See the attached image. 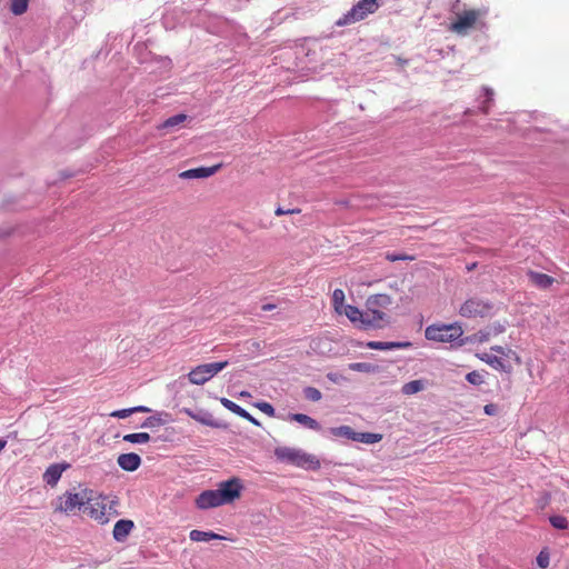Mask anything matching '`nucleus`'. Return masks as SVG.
I'll return each mask as SVG.
<instances>
[{
  "label": "nucleus",
  "instance_id": "nucleus-4",
  "mask_svg": "<svg viewBox=\"0 0 569 569\" xmlns=\"http://www.w3.org/2000/svg\"><path fill=\"white\" fill-rule=\"evenodd\" d=\"M228 365V360L199 365L188 373V379L192 385H204Z\"/></svg>",
  "mask_w": 569,
  "mask_h": 569
},
{
  "label": "nucleus",
  "instance_id": "nucleus-32",
  "mask_svg": "<svg viewBox=\"0 0 569 569\" xmlns=\"http://www.w3.org/2000/svg\"><path fill=\"white\" fill-rule=\"evenodd\" d=\"M345 315L350 320V322L356 327L358 323L360 317H362V310H360L358 307L352 305H346L345 307Z\"/></svg>",
  "mask_w": 569,
  "mask_h": 569
},
{
  "label": "nucleus",
  "instance_id": "nucleus-18",
  "mask_svg": "<svg viewBox=\"0 0 569 569\" xmlns=\"http://www.w3.org/2000/svg\"><path fill=\"white\" fill-rule=\"evenodd\" d=\"M134 528V522L130 519H120L114 523L112 530V537L117 542H123L132 529Z\"/></svg>",
  "mask_w": 569,
  "mask_h": 569
},
{
  "label": "nucleus",
  "instance_id": "nucleus-7",
  "mask_svg": "<svg viewBox=\"0 0 569 569\" xmlns=\"http://www.w3.org/2000/svg\"><path fill=\"white\" fill-rule=\"evenodd\" d=\"M243 489L242 480L238 477L221 481L217 487L219 498L223 505L232 503L234 500L239 499Z\"/></svg>",
  "mask_w": 569,
  "mask_h": 569
},
{
  "label": "nucleus",
  "instance_id": "nucleus-46",
  "mask_svg": "<svg viewBox=\"0 0 569 569\" xmlns=\"http://www.w3.org/2000/svg\"><path fill=\"white\" fill-rule=\"evenodd\" d=\"M498 406L496 403H487L485 407H483V412L485 415L487 416H496L498 413Z\"/></svg>",
  "mask_w": 569,
  "mask_h": 569
},
{
  "label": "nucleus",
  "instance_id": "nucleus-30",
  "mask_svg": "<svg viewBox=\"0 0 569 569\" xmlns=\"http://www.w3.org/2000/svg\"><path fill=\"white\" fill-rule=\"evenodd\" d=\"M367 311L370 313L373 322H381V325H385V328L390 326L391 320L386 312L376 308H367Z\"/></svg>",
  "mask_w": 569,
  "mask_h": 569
},
{
  "label": "nucleus",
  "instance_id": "nucleus-25",
  "mask_svg": "<svg viewBox=\"0 0 569 569\" xmlns=\"http://www.w3.org/2000/svg\"><path fill=\"white\" fill-rule=\"evenodd\" d=\"M381 440H382L381 433L367 432V431L366 432L355 431L352 441L362 442L366 445H375V443L380 442Z\"/></svg>",
  "mask_w": 569,
  "mask_h": 569
},
{
  "label": "nucleus",
  "instance_id": "nucleus-14",
  "mask_svg": "<svg viewBox=\"0 0 569 569\" xmlns=\"http://www.w3.org/2000/svg\"><path fill=\"white\" fill-rule=\"evenodd\" d=\"M220 403L229 411H231L232 413L248 420L249 422H251L253 426H257V427H260L261 423L259 420H257L252 415H250L246 409H243L242 407H240L239 405H237L236 402H233L232 400L228 399V398H224V397H221L219 399Z\"/></svg>",
  "mask_w": 569,
  "mask_h": 569
},
{
  "label": "nucleus",
  "instance_id": "nucleus-3",
  "mask_svg": "<svg viewBox=\"0 0 569 569\" xmlns=\"http://www.w3.org/2000/svg\"><path fill=\"white\" fill-rule=\"evenodd\" d=\"M463 329L460 322L432 323L425 330V337L429 341L450 342L452 348H460Z\"/></svg>",
  "mask_w": 569,
  "mask_h": 569
},
{
  "label": "nucleus",
  "instance_id": "nucleus-54",
  "mask_svg": "<svg viewBox=\"0 0 569 569\" xmlns=\"http://www.w3.org/2000/svg\"><path fill=\"white\" fill-rule=\"evenodd\" d=\"M476 268V263H471L470 266L467 267L468 270H472Z\"/></svg>",
  "mask_w": 569,
  "mask_h": 569
},
{
  "label": "nucleus",
  "instance_id": "nucleus-2",
  "mask_svg": "<svg viewBox=\"0 0 569 569\" xmlns=\"http://www.w3.org/2000/svg\"><path fill=\"white\" fill-rule=\"evenodd\" d=\"M460 0H456V3L452 6V12H455L456 18L450 23V31L457 34H467L470 29L473 28H482L485 23L482 20L488 13L487 8H478V9H468L463 11H458V6Z\"/></svg>",
  "mask_w": 569,
  "mask_h": 569
},
{
  "label": "nucleus",
  "instance_id": "nucleus-27",
  "mask_svg": "<svg viewBox=\"0 0 569 569\" xmlns=\"http://www.w3.org/2000/svg\"><path fill=\"white\" fill-rule=\"evenodd\" d=\"M351 371L365 372V373H378L380 367L370 362H351L348 365Z\"/></svg>",
  "mask_w": 569,
  "mask_h": 569
},
{
  "label": "nucleus",
  "instance_id": "nucleus-12",
  "mask_svg": "<svg viewBox=\"0 0 569 569\" xmlns=\"http://www.w3.org/2000/svg\"><path fill=\"white\" fill-rule=\"evenodd\" d=\"M69 468H71V465L67 461L50 465L42 475L43 482L51 488L56 487L62 476V472Z\"/></svg>",
  "mask_w": 569,
  "mask_h": 569
},
{
  "label": "nucleus",
  "instance_id": "nucleus-15",
  "mask_svg": "<svg viewBox=\"0 0 569 569\" xmlns=\"http://www.w3.org/2000/svg\"><path fill=\"white\" fill-rule=\"evenodd\" d=\"M476 357L497 371L506 372V373H511V371H512L511 365L506 363L501 358H499L495 355H489L487 352H479L476 355Z\"/></svg>",
  "mask_w": 569,
  "mask_h": 569
},
{
  "label": "nucleus",
  "instance_id": "nucleus-52",
  "mask_svg": "<svg viewBox=\"0 0 569 569\" xmlns=\"http://www.w3.org/2000/svg\"><path fill=\"white\" fill-rule=\"evenodd\" d=\"M238 396L241 397V398H250L251 393L249 391H247V390H243V391H240L238 393Z\"/></svg>",
  "mask_w": 569,
  "mask_h": 569
},
{
  "label": "nucleus",
  "instance_id": "nucleus-29",
  "mask_svg": "<svg viewBox=\"0 0 569 569\" xmlns=\"http://www.w3.org/2000/svg\"><path fill=\"white\" fill-rule=\"evenodd\" d=\"M490 350H491V351H493V352H496V353H498V355H501V356H503V357H506V358H510V359H512V360H513L516 363H518V365H520V363H521V358H520V356H519L516 351H513V350H511V349H508V348H505V347H502V346H498V345H496V346H492V347L490 348Z\"/></svg>",
  "mask_w": 569,
  "mask_h": 569
},
{
  "label": "nucleus",
  "instance_id": "nucleus-45",
  "mask_svg": "<svg viewBox=\"0 0 569 569\" xmlns=\"http://www.w3.org/2000/svg\"><path fill=\"white\" fill-rule=\"evenodd\" d=\"M301 210L298 209V208H293V209H283L281 206L277 207L276 208V211L274 213L277 216H283V214H295V213H300Z\"/></svg>",
  "mask_w": 569,
  "mask_h": 569
},
{
  "label": "nucleus",
  "instance_id": "nucleus-10",
  "mask_svg": "<svg viewBox=\"0 0 569 569\" xmlns=\"http://www.w3.org/2000/svg\"><path fill=\"white\" fill-rule=\"evenodd\" d=\"M106 497L100 496L97 499L87 497L88 503L83 508V512L89 515L92 519L98 520L101 525L109 522V517L106 515L107 505L103 502Z\"/></svg>",
  "mask_w": 569,
  "mask_h": 569
},
{
  "label": "nucleus",
  "instance_id": "nucleus-6",
  "mask_svg": "<svg viewBox=\"0 0 569 569\" xmlns=\"http://www.w3.org/2000/svg\"><path fill=\"white\" fill-rule=\"evenodd\" d=\"M493 303L479 298H469L460 307L459 313L465 318H485L492 315Z\"/></svg>",
  "mask_w": 569,
  "mask_h": 569
},
{
  "label": "nucleus",
  "instance_id": "nucleus-44",
  "mask_svg": "<svg viewBox=\"0 0 569 569\" xmlns=\"http://www.w3.org/2000/svg\"><path fill=\"white\" fill-rule=\"evenodd\" d=\"M386 259L388 261H400V260H412L413 258L406 254H399V253H387Z\"/></svg>",
  "mask_w": 569,
  "mask_h": 569
},
{
  "label": "nucleus",
  "instance_id": "nucleus-42",
  "mask_svg": "<svg viewBox=\"0 0 569 569\" xmlns=\"http://www.w3.org/2000/svg\"><path fill=\"white\" fill-rule=\"evenodd\" d=\"M506 330V325L501 322H493L489 326V329L487 331H490L492 336H498Z\"/></svg>",
  "mask_w": 569,
  "mask_h": 569
},
{
  "label": "nucleus",
  "instance_id": "nucleus-35",
  "mask_svg": "<svg viewBox=\"0 0 569 569\" xmlns=\"http://www.w3.org/2000/svg\"><path fill=\"white\" fill-rule=\"evenodd\" d=\"M343 302H345V292H343V290L339 289V288L335 289L333 292H332V303H333V307H335L337 312L341 313L340 308L345 307Z\"/></svg>",
  "mask_w": 569,
  "mask_h": 569
},
{
  "label": "nucleus",
  "instance_id": "nucleus-28",
  "mask_svg": "<svg viewBox=\"0 0 569 569\" xmlns=\"http://www.w3.org/2000/svg\"><path fill=\"white\" fill-rule=\"evenodd\" d=\"M426 387V381L422 379L411 380L405 383L401 388L403 395H415L422 391Z\"/></svg>",
  "mask_w": 569,
  "mask_h": 569
},
{
  "label": "nucleus",
  "instance_id": "nucleus-20",
  "mask_svg": "<svg viewBox=\"0 0 569 569\" xmlns=\"http://www.w3.org/2000/svg\"><path fill=\"white\" fill-rule=\"evenodd\" d=\"M189 538L191 541L200 542V541H210V540H230L229 538L216 533L213 531H201V530H191L189 533Z\"/></svg>",
  "mask_w": 569,
  "mask_h": 569
},
{
  "label": "nucleus",
  "instance_id": "nucleus-53",
  "mask_svg": "<svg viewBox=\"0 0 569 569\" xmlns=\"http://www.w3.org/2000/svg\"><path fill=\"white\" fill-rule=\"evenodd\" d=\"M7 440L4 438H0V451L6 447Z\"/></svg>",
  "mask_w": 569,
  "mask_h": 569
},
{
  "label": "nucleus",
  "instance_id": "nucleus-19",
  "mask_svg": "<svg viewBox=\"0 0 569 569\" xmlns=\"http://www.w3.org/2000/svg\"><path fill=\"white\" fill-rule=\"evenodd\" d=\"M288 418L291 420V421H296L298 422L299 425L308 428V429H311V430H315V431H322L325 432V430L322 429L321 425L319 423V421H317L315 418L306 415V413H289Z\"/></svg>",
  "mask_w": 569,
  "mask_h": 569
},
{
  "label": "nucleus",
  "instance_id": "nucleus-16",
  "mask_svg": "<svg viewBox=\"0 0 569 569\" xmlns=\"http://www.w3.org/2000/svg\"><path fill=\"white\" fill-rule=\"evenodd\" d=\"M117 462L122 470L133 472L139 469V467L142 463V460L138 453L128 452L119 455Z\"/></svg>",
  "mask_w": 569,
  "mask_h": 569
},
{
  "label": "nucleus",
  "instance_id": "nucleus-37",
  "mask_svg": "<svg viewBox=\"0 0 569 569\" xmlns=\"http://www.w3.org/2000/svg\"><path fill=\"white\" fill-rule=\"evenodd\" d=\"M186 119H187L186 114H182V113L176 114V116L168 118L159 128L160 129L172 128V127H176V126L182 123Z\"/></svg>",
  "mask_w": 569,
  "mask_h": 569
},
{
  "label": "nucleus",
  "instance_id": "nucleus-9",
  "mask_svg": "<svg viewBox=\"0 0 569 569\" xmlns=\"http://www.w3.org/2000/svg\"><path fill=\"white\" fill-rule=\"evenodd\" d=\"M181 412L186 413L191 419L207 427L222 430H227L229 428L228 422L214 419L212 413L203 408H198L196 410H192L190 408H182Z\"/></svg>",
  "mask_w": 569,
  "mask_h": 569
},
{
  "label": "nucleus",
  "instance_id": "nucleus-36",
  "mask_svg": "<svg viewBox=\"0 0 569 569\" xmlns=\"http://www.w3.org/2000/svg\"><path fill=\"white\" fill-rule=\"evenodd\" d=\"M550 525L558 529V530H565L568 528V520L566 517L561 515H553L549 517Z\"/></svg>",
  "mask_w": 569,
  "mask_h": 569
},
{
  "label": "nucleus",
  "instance_id": "nucleus-21",
  "mask_svg": "<svg viewBox=\"0 0 569 569\" xmlns=\"http://www.w3.org/2000/svg\"><path fill=\"white\" fill-rule=\"evenodd\" d=\"M391 302H392V299L389 295L377 293V295H371L368 297V299L366 301V307L367 308H376V309L387 308L388 306L391 305Z\"/></svg>",
  "mask_w": 569,
  "mask_h": 569
},
{
  "label": "nucleus",
  "instance_id": "nucleus-31",
  "mask_svg": "<svg viewBox=\"0 0 569 569\" xmlns=\"http://www.w3.org/2000/svg\"><path fill=\"white\" fill-rule=\"evenodd\" d=\"M151 439L150 435L148 432H136V433H127L123 436V441L129 443H146L149 442Z\"/></svg>",
  "mask_w": 569,
  "mask_h": 569
},
{
  "label": "nucleus",
  "instance_id": "nucleus-38",
  "mask_svg": "<svg viewBox=\"0 0 569 569\" xmlns=\"http://www.w3.org/2000/svg\"><path fill=\"white\" fill-rule=\"evenodd\" d=\"M28 3L29 0H12L10 9L12 13H14L16 16H20L27 11Z\"/></svg>",
  "mask_w": 569,
  "mask_h": 569
},
{
  "label": "nucleus",
  "instance_id": "nucleus-17",
  "mask_svg": "<svg viewBox=\"0 0 569 569\" xmlns=\"http://www.w3.org/2000/svg\"><path fill=\"white\" fill-rule=\"evenodd\" d=\"M221 167L222 163H217L210 167H199L189 169L179 173V178H209L216 174Z\"/></svg>",
  "mask_w": 569,
  "mask_h": 569
},
{
  "label": "nucleus",
  "instance_id": "nucleus-24",
  "mask_svg": "<svg viewBox=\"0 0 569 569\" xmlns=\"http://www.w3.org/2000/svg\"><path fill=\"white\" fill-rule=\"evenodd\" d=\"M491 332L487 330H479L470 336H461L460 347L468 343H483L490 339Z\"/></svg>",
  "mask_w": 569,
  "mask_h": 569
},
{
  "label": "nucleus",
  "instance_id": "nucleus-11",
  "mask_svg": "<svg viewBox=\"0 0 569 569\" xmlns=\"http://www.w3.org/2000/svg\"><path fill=\"white\" fill-rule=\"evenodd\" d=\"M351 343H352V346H356V347H366V348H369L372 350H381V351L396 350V349H410L413 346L411 341H375V340H371L368 342L352 341Z\"/></svg>",
  "mask_w": 569,
  "mask_h": 569
},
{
  "label": "nucleus",
  "instance_id": "nucleus-5",
  "mask_svg": "<svg viewBox=\"0 0 569 569\" xmlns=\"http://www.w3.org/2000/svg\"><path fill=\"white\" fill-rule=\"evenodd\" d=\"M379 8L378 0H360L339 21V26L351 24L363 20Z\"/></svg>",
  "mask_w": 569,
  "mask_h": 569
},
{
  "label": "nucleus",
  "instance_id": "nucleus-13",
  "mask_svg": "<svg viewBox=\"0 0 569 569\" xmlns=\"http://www.w3.org/2000/svg\"><path fill=\"white\" fill-rule=\"evenodd\" d=\"M196 506L200 510H207L223 506L217 489L202 491L196 499Z\"/></svg>",
  "mask_w": 569,
  "mask_h": 569
},
{
  "label": "nucleus",
  "instance_id": "nucleus-1",
  "mask_svg": "<svg viewBox=\"0 0 569 569\" xmlns=\"http://www.w3.org/2000/svg\"><path fill=\"white\" fill-rule=\"evenodd\" d=\"M273 455L277 461L305 470L317 471L321 467L320 460L315 455L308 453L302 449L277 447Z\"/></svg>",
  "mask_w": 569,
  "mask_h": 569
},
{
  "label": "nucleus",
  "instance_id": "nucleus-23",
  "mask_svg": "<svg viewBox=\"0 0 569 569\" xmlns=\"http://www.w3.org/2000/svg\"><path fill=\"white\" fill-rule=\"evenodd\" d=\"M528 276L531 282L541 289L549 288L555 281V279L551 276L537 271H529Z\"/></svg>",
  "mask_w": 569,
  "mask_h": 569
},
{
  "label": "nucleus",
  "instance_id": "nucleus-49",
  "mask_svg": "<svg viewBox=\"0 0 569 569\" xmlns=\"http://www.w3.org/2000/svg\"><path fill=\"white\" fill-rule=\"evenodd\" d=\"M117 506H118L117 499H113L110 501L109 507H108L109 516H118L119 515L118 510L116 509Z\"/></svg>",
  "mask_w": 569,
  "mask_h": 569
},
{
  "label": "nucleus",
  "instance_id": "nucleus-41",
  "mask_svg": "<svg viewBox=\"0 0 569 569\" xmlns=\"http://www.w3.org/2000/svg\"><path fill=\"white\" fill-rule=\"evenodd\" d=\"M466 380L473 386H480L483 383V377L476 370L468 372L466 375Z\"/></svg>",
  "mask_w": 569,
  "mask_h": 569
},
{
  "label": "nucleus",
  "instance_id": "nucleus-39",
  "mask_svg": "<svg viewBox=\"0 0 569 569\" xmlns=\"http://www.w3.org/2000/svg\"><path fill=\"white\" fill-rule=\"evenodd\" d=\"M537 566L541 569H546L549 566L550 553L547 548H543L537 556Z\"/></svg>",
  "mask_w": 569,
  "mask_h": 569
},
{
  "label": "nucleus",
  "instance_id": "nucleus-33",
  "mask_svg": "<svg viewBox=\"0 0 569 569\" xmlns=\"http://www.w3.org/2000/svg\"><path fill=\"white\" fill-rule=\"evenodd\" d=\"M162 412L157 413L153 416H150L143 420V422L140 425L141 428H156L159 426H163L167 420L162 418Z\"/></svg>",
  "mask_w": 569,
  "mask_h": 569
},
{
  "label": "nucleus",
  "instance_id": "nucleus-22",
  "mask_svg": "<svg viewBox=\"0 0 569 569\" xmlns=\"http://www.w3.org/2000/svg\"><path fill=\"white\" fill-rule=\"evenodd\" d=\"M355 328H357L358 330L368 331L383 329L385 325H381V322H373L370 313L368 311H363L362 317H360Z\"/></svg>",
  "mask_w": 569,
  "mask_h": 569
},
{
  "label": "nucleus",
  "instance_id": "nucleus-40",
  "mask_svg": "<svg viewBox=\"0 0 569 569\" xmlns=\"http://www.w3.org/2000/svg\"><path fill=\"white\" fill-rule=\"evenodd\" d=\"M253 406L269 417H274V415H276L274 407L267 401H258V402L253 403Z\"/></svg>",
  "mask_w": 569,
  "mask_h": 569
},
{
  "label": "nucleus",
  "instance_id": "nucleus-43",
  "mask_svg": "<svg viewBox=\"0 0 569 569\" xmlns=\"http://www.w3.org/2000/svg\"><path fill=\"white\" fill-rule=\"evenodd\" d=\"M132 413H133L132 408H126V409L116 410V411L111 412L110 416L113 418L124 419V418H128L129 416H131Z\"/></svg>",
  "mask_w": 569,
  "mask_h": 569
},
{
  "label": "nucleus",
  "instance_id": "nucleus-48",
  "mask_svg": "<svg viewBox=\"0 0 569 569\" xmlns=\"http://www.w3.org/2000/svg\"><path fill=\"white\" fill-rule=\"evenodd\" d=\"M326 377L329 381L333 383H339L341 379H343V377L337 372H328Z\"/></svg>",
  "mask_w": 569,
  "mask_h": 569
},
{
  "label": "nucleus",
  "instance_id": "nucleus-51",
  "mask_svg": "<svg viewBox=\"0 0 569 569\" xmlns=\"http://www.w3.org/2000/svg\"><path fill=\"white\" fill-rule=\"evenodd\" d=\"M276 305L274 303H264L261 306V310L262 311H271L273 309H276Z\"/></svg>",
  "mask_w": 569,
  "mask_h": 569
},
{
  "label": "nucleus",
  "instance_id": "nucleus-50",
  "mask_svg": "<svg viewBox=\"0 0 569 569\" xmlns=\"http://www.w3.org/2000/svg\"><path fill=\"white\" fill-rule=\"evenodd\" d=\"M132 410H133V413L136 412H150L151 409L146 407V406H136V407H131Z\"/></svg>",
  "mask_w": 569,
  "mask_h": 569
},
{
  "label": "nucleus",
  "instance_id": "nucleus-8",
  "mask_svg": "<svg viewBox=\"0 0 569 569\" xmlns=\"http://www.w3.org/2000/svg\"><path fill=\"white\" fill-rule=\"evenodd\" d=\"M88 491L84 490V496H81L78 492L66 491L62 496L58 497L59 505L56 506L54 511L69 513L76 509L83 510L84 506L88 503L86 493Z\"/></svg>",
  "mask_w": 569,
  "mask_h": 569
},
{
  "label": "nucleus",
  "instance_id": "nucleus-26",
  "mask_svg": "<svg viewBox=\"0 0 569 569\" xmlns=\"http://www.w3.org/2000/svg\"><path fill=\"white\" fill-rule=\"evenodd\" d=\"M330 436L353 440L355 430L350 426L331 427L326 430Z\"/></svg>",
  "mask_w": 569,
  "mask_h": 569
},
{
  "label": "nucleus",
  "instance_id": "nucleus-47",
  "mask_svg": "<svg viewBox=\"0 0 569 569\" xmlns=\"http://www.w3.org/2000/svg\"><path fill=\"white\" fill-rule=\"evenodd\" d=\"M485 93H486L487 100L485 102V106L482 107V111L485 113H488V111H489V103L492 100L493 91L491 89H489V88H485Z\"/></svg>",
  "mask_w": 569,
  "mask_h": 569
},
{
  "label": "nucleus",
  "instance_id": "nucleus-34",
  "mask_svg": "<svg viewBox=\"0 0 569 569\" xmlns=\"http://www.w3.org/2000/svg\"><path fill=\"white\" fill-rule=\"evenodd\" d=\"M302 393H303V397L309 400V401H312V402H317L319 400H321L322 398V393L319 389L315 388V387H305L303 390H302Z\"/></svg>",
  "mask_w": 569,
  "mask_h": 569
}]
</instances>
